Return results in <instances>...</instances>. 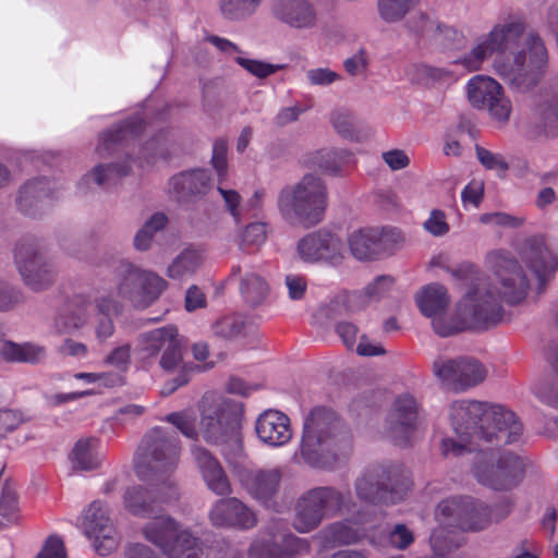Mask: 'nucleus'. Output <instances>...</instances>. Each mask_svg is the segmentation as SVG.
Segmentation results:
<instances>
[{
    "label": "nucleus",
    "instance_id": "obj_1",
    "mask_svg": "<svg viewBox=\"0 0 558 558\" xmlns=\"http://www.w3.org/2000/svg\"><path fill=\"white\" fill-rule=\"evenodd\" d=\"M449 418L459 440L444 438V457H459L480 449L473 474L482 485L495 490L515 487L525 473L523 458L509 450H495L517 442L523 426L517 415L506 407L476 400H459L449 407Z\"/></svg>",
    "mask_w": 558,
    "mask_h": 558
},
{
    "label": "nucleus",
    "instance_id": "obj_2",
    "mask_svg": "<svg viewBox=\"0 0 558 558\" xmlns=\"http://www.w3.org/2000/svg\"><path fill=\"white\" fill-rule=\"evenodd\" d=\"M526 20L520 11L504 12L490 31L478 37L472 49L454 60L469 72L478 71L495 54L493 69L513 90L526 93L544 77L548 68V50L536 32H526Z\"/></svg>",
    "mask_w": 558,
    "mask_h": 558
},
{
    "label": "nucleus",
    "instance_id": "obj_3",
    "mask_svg": "<svg viewBox=\"0 0 558 558\" xmlns=\"http://www.w3.org/2000/svg\"><path fill=\"white\" fill-rule=\"evenodd\" d=\"M180 446L177 438L161 427H154L143 437L135 458L134 471L144 482L158 486L149 490L132 485L123 494L124 508L132 514L147 518L159 511L162 505L178 500L179 489L171 475L179 462Z\"/></svg>",
    "mask_w": 558,
    "mask_h": 558
},
{
    "label": "nucleus",
    "instance_id": "obj_4",
    "mask_svg": "<svg viewBox=\"0 0 558 558\" xmlns=\"http://www.w3.org/2000/svg\"><path fill=\"white\" fill-rule=\"evenodd\" d=\"M411 487L405 470L399 464L378 465L367 469L355 481L357 498L372 505V509L357 511L353 517L326 525L319 536L327 546L355 544L364 538L379 547L384 538H377L374 532L375 505H395L403 500Z\"/></svg>",
    "mask_w": 558,
    "mask_h": 558
},
{
    "label": "nucleus",
    "instance_id": "obj_5",
    "mask_svg": "<svg viewBox=\"0 0 558 558\" xmlns=\"http://www.w3.org/2000/svg\"><path fill=\"white\" fill-rule=\"evenodd\" d=\"M509 512V505L495 513L484 501L469 496H454L439 502L435 511L438 523L430 534L433 553L445 557L464 543L461 532H476L487 527L493 520H501Z\"/></svg>",
    "mask_w": 558,
    "mask_h": 558
},
{
    "label": "nucleus",
    "instance_id": "obj_6",
    "mask_svg": "<svg viewBox=\"0 0 558 558\" xmlns=\"http://www.w3.org/2000/svg\"><path fill=\"white\" fill-rule=\"evenodd\" d=\"M352 450V436L330 408L315 407L306 415L300 445L304 461L315 468H331Z\"/></svg>",
    "mask_w": 558,
    "mask_h": 558
},
{
    "label": "nucleus",
    "instance_id": "obj_7",
    "mask_svg": "<svg viewBox=\"0 0 558 558\" xmlns=\"http://www.w3.org/2000/svg\"><path fill=\"white\" fill-rule=\"evenodd\" d=\"M498 296L485 283H477L457 304L453 317L446 311L429 317L435 332L449 337L468 329H488L502 319Z\"/></svg>",
    "mask_w": 558,
    "mask_h": 558
},
{
    "label": "nucleus",
    "instance_id": "obj_8",
    "mask_svg": "<svg viewBox=\"0 0 558 558\" xmlns=\"http://www.w3.org/2000/svg\"><path fill=\"white\" fill-rule=\"evenodd\" d=\"M199 411V432L207 442H231L240 447L242 408L239 402L216 392H206L201 400Z\"/></svg>",
    "mask_w": 558,
    "mask_h": 558
},
{
    "label": "nucleus",
    "instance_id": "obj_9",
    "mask_svg": "<svg viewBox=\"0 0 558 558\" xmlns=\"http://www.w3.org/2000/svg\"><path fill=\"white\" fill-rule=\"evenodd\" d=\"M326 206V186L314 174H306L296 184L283 187L278 196V207L282 216L306 226L318 223Z\"/></svg>",
    "mask_w": 558,
    "mask_h": 558
},
{
    "label": "nucleus",
    "instance_id": "obj_10",
    "mask_svg": "<svg viewBox=\"0 0 558 558\" xmlns=\"http://www.w3.org/2000/svg\"><path fill=\"white\" fill-rule=\"evenodd\" d=\"M347 504L348 496L333 486L308 489L295 502L293 526L300 533H308L325 519L338 515Z\"/></svg>",
    "mask_w": 558,
    "mask_h": 558
},
{
    "label": "nucleus",
    "instance_id": "obj_11",
    "mask_svg": "<svg viewBox=\"0 0 558 558\" xmlns=\"http://www.w3.org/2000/svg\"><path fill=\"white\" fill-rule=\"evenodd\" d=\"M143 535L168 558H199L202 555L199 539L170 515H158L147 522Z\"/></svg>",
    "mask_w": 558,
    "mask_h": 558
},
{
    "label": "nucleus",
    "instance_id": "obj_12",
    "mask_svg": "<svg viewBox=\"0 0 558 558\" xmlns=\"http://www.w3.org/2000/svg\"><path fill=\"white\" fill-rule=\"evenodd\" d=\"M167 284L163 278L150 270L142 269L129 262L120 263L117 294L135 306H149L160 296Z\"/></svg>",
    "mask_w": 558,
    "mask_h": 558
},
{
    "label": "nucleus",
    "instance_id": "obj_13",
    "mask_svg": "<svg viewBox=\"0 0 558 558\" xmlns=\"http://www.w3.org/2000/svg\"><path fill=\"white\" fill-rule=\"evenodd\" d=\"M13 259L24 284L33 291H44L54 282L56 268L43 255L38 241L20 240L14 246Z\"/></svg>",
    "mask_w": 558,
    "mask_h": 558
},
{
    "label": "nucleus",
    "instance_id": "obj_14",
    "mask_svg": "<svg viewBox=\"0 0 558 558\" xmlns=\"http://www.w3.org/2000/svg\"><path fill=\"white\" fill-rule=\"evenodd\" d=\"M499 284L498 296L509 304L522 302L527 293L529 280L518 260L507 251L496 250L486 256Z\"/></svg>",
    "mask_w": 558,
    "mask_h": 558
},
{
    "label": "nucleus",
    "instance_id": "obj_15",
    "mask_svg": "<svg viewBox=\"0 0 558 558\" xmlns=\"http://www.w3.org/2000/svg\"><path fill=\"white\" fill-rule=\"evenodd\" d=\"M433 373L444 386L454 391H465L481 384L487 376L485 366L473 357H438Z\"/></svg>",
    "mask_w": 558,
    "mask_h": 558
},
{
    "label": "nucleus",
    "instance_id": "obj_16",
    "mask_svg": "<svg viewBox=\"0 0 558 558\" xmlns=\"http://www.w3.org/2000/svg\"><path fill=\"white\" fill-rule=\"evenodd\" d=\"M470 104L480 110H487L499 122H507L512 111V104L505 95L502 86L493 77L475 75L466 84Z\"/></svg>",
    "mask_w": 558,
    "mask_h": 558
},
{
    "label": "nucleus",
    "instance_id": "obj_17",
    "mask_svg": "<svg viewBox=\"0 0 558 558\" xmlns=\"http://www.w3.org/2000/svg\"><path fill=\"white\" fill-rule=\"evenodd\" d=\"M83 530L93 539L95 550L101 556L111 554L119 546L118 532L109 517V508L100 500L92 502L86 510Z\"/></svg>",
    "mask_w": 558,
    "mask_h": 558
},
{
    "label": "nucleus",
    "instance_id": "obj_18",
    "mask_svg": "<svg viewBox=\"0 0 558 558\" xmlns=\"http://www.w3.org/2000/svg\"><path fill=\"white\" fill-rule=\"evenodd\" d=\"M299 257L305 263L339 265L344 258L341 239L326 230L311 232L300 239L296 246Z\"/></svg>",
    "mask_w": 558,
    "mask_h": 558
},
{
    "label": "nucleus",
    "instance_id": "obj_19",
    "mask_svg": "<svg viewBox=\"0 0 558 558\" xmlns=\"http://www.w3.org/2000/svg\"><path fill=\"white\" fill-rule=\"evenodd\" d=\"M518 254L541 284L558 269V245L542 235L526 238L520 245Z\"/></svg>",
    "mask_w": 558,
    "mask_h": 558
},
{
    "label": "nucleus",
    "instance_id": "obj_20",
    "mask_svg": "<svg viewBox=\"0 0 558 558\" xmlns=\"http://www.w3.org/2000/svg\"><path fill=\"white\" fill-rule=\"evenodd\" d=\"M233 472L245 492L263 505L275 498L282 478L279 468L251 469L245 463H235Z\"/></svg>",
    "mask_w": 558,
    "mask_h": 558
},
{
    "label": "nucleus",
    "instance_id": "obj_21",
    "mask_svg": "<svg viewBox=\"0 0 558 558\" xmlns=\"http://www.w3.org/2000/svg\"><path fill=\"white\" fill-rule=\"evenodd\" d=\"M213 526L247 531L256 526L257 514L253 508L236 497L223 496L208 511Z\"/></svg>",
    "mask_w": 558,
    "mask_h": 558
},
{
    "label": "nucleus",
    "instance_id": "obj_22",
    "mask_svg": "<svg viewBox=\"0 0 558 558\" xmlns=\"http://www.w3.org/2000/svg\"><path fill=\"white\" fill-rule=\"evenodd\" d=\"M418 418V403L411 393L399 395L386 418V435L398 445H407Z\"/></svg>",
    "mask_w": 558,
    "mask_h": 558
},
{
    "label": "nucleus",
    "instance_id": "obj_23",
    "mask_svg": "<svg viewBox=\"0 0 558 558\" xmlns=\"http://www.w3.org/2000/svg\"><path fill=\"white\" fill-rule=\"evenodd\" d=\"M146 112H137L128 120L117 124L112 129L104 132L98 140L96 154L99 158L114 156L124 150L129 145L135 142L138 135L146 129Z\"/></svg>",
    "mask_w": 558,
    "mask_h": 558
},
{
    "label": "nucleus",
    "instance_id": "obj_24",
    "mask_svg": "<svg viewBox=\"0 0 558 558\" xmlns=\"http://www.w3.org/2000/svg\"><path fill=\"white\" fill-rule=\"evenodd\" d=\"M271 14L281 24L298 31L318 25V11L311 0H272Z\"/></svg>",
    "mask_w": 558,
    "mask_h": 558
},
{
    "label": "nucleus",
    "instance_id": "obj_25",
    "mask_svg": "<svg viewBox=\"0 0 558 558\" xmlns=\"http://www.w3.org/2000/svg\"><path fill=\"white\" fill-rule=\"evenodd\" d=\"M255 432L258 439L271 448L287 445L293 435L290 417L274 409L265 410L258 415Z\"/></svg>",
    "mask_w": 558,
    "mask_h": 558
},
{
    "label": "nucleus",
    "instance_id": "obj_26",
    "mask_svg": "<svg viewBox=\"0 0 558 558\" xmlns=\"http://www.w3.org/2000/svg\"><path fill=\"white\" fill-rule=\"evenodd\" d=\"M191 453L207 488L218 496L230 495L231 483L219 460L208 449L198 445L192 447Z\"/></svg>",
    "mask_w": 558,
    "mask_h": 558
},
{
    "label": "nucleus",
    "instance_id": "obj_27",
    "mask_svg": "<svg viewBox=\"0 0 558 558\" xmlns=\"http://www.w3.org/2000/svg\"><path fill=\"white\" fill-rule=\"evenodd\" d=\"M57 190L56 183L46 178L29 180L20 189L16 205L23 214L36 217L57 198Z\"/></svg>",
    "mask_w": 558,
    "mask_h": 558
},
{
    "label": "nucleus",
    "instance_id": "obj_28",
    "mask_svg": "<svg viewBox=\"0 0 558 558\" xmlns=\"http://www.w3.org/2000/svg\"><path fill=\"white\" fill-rule=\"evenodd\" d=\"M227 151V142L222 138L217 140L213 146L211 163L218 177L219 185L217 190L225 201L226 208L234 221L240 222L245 209V206L242 205L241 195L234 190L222 186L228 174Z\"/></svg>",
    "mask_w": 558,
    "mask_h": 558
},
{
    "label": "nucleus",
    "instance_id": "obj_29",
    "mask_svg": "<svg viewBox=\"0 0 558 558\" xmlns=\"http://www.w3.org/2000/svg\"><path fill=\"white\" fill-rule=\"evenodd\" d=\"M211 185L207 170L194 169L173 175L169 181V192L179 202H186L192 196L206 194Z\"/></svg>",
    "mask_w": 558,
    "mask_h": 558
},
{
    "label": "nucleus",
    "instance_id": "obj_30",
    "mask_svg": "<svg viewBox=\"0 0 558 558\" xmlns=\"http://www.w3.org/2000/svg\"><path fill=\"white\" fill-rule=\"evenodd\" d=\"M535 118L538 135L547 138L558 136V89L546 88L542 92L535 107Z\"/></svg>",
    "mask_w": 558,
    "mask_h": 558
},
{
    "label": "nucleus",
    "instance_id": "obj_31",
    "mask_svg": "<svg viewBox=\"0 0 558 558\" xmlns=\"http://www.w3.org/2000/svg\"><path fill=\"white\" fill-rule=\"evenodd\" d=\"M385 231L378 228H362L348 236L351 254L359 260L376 258L384 250Z\"/></svg>",
    "mask_w": 558,
    "mask_h": 558
},
{
    "label": "nucleus",
    "instance_id": "obj_32",
    "mask_svg": "<svg viewBox=\"0 0 558 558\" xmlns=\"http://www.w3.org/2000/svg\"><path fill=\"white\" fill-rule=\"evenodd\" d=\"M178 329L170 325L154 329L140 336L136 354L143 361L155 359L161 351L173 343Z\"/></svg>",
    "mask_w": 558,
    "mask_h": 558
},
{
    "label": "nucleus",
    "instance_id": "obj_33",
    "mask_svg": "<svg viewBox=\"0 0 558 558\" xmlns=\"http://www.w3.org/2000/svg\"><path fill=\"white\" fill-rule=\"evenodd\" d=\"M392 284L393 279L391 277L379 276L364 289V293L350 292L339 296V299L347 305L348 311H360L366 306L367 302L379 300L387 294Z\"/></svg>",
    "mask_w": 558,
    "mask_h": 558
},
{
    "label": "nucleus",
    "instance_id": "obj_34",
    "mask_svg": "<svg viewBox=\"0 0 558 558\" xmlns=\"http://www.w3.org/2000/svg\"><path fill=\"white\" fill-rule=\"evenodd\" d=\"M404 28L417 41H430L448 32L449 28L433 19L428 13L417 11L404 20Z\"/></svg>",
    "mask_w": 558,
    "mask_h": 558
},
{
    "label": "nucleus",
    "instance_id": "obj_35",
    "mask_svg": "<svg viewBox=\"0 0 558 558\" xmlns=\"http://www.w3.org/2000/svg\"><path fill=\"white\" fill-rule=\"evenodd\" d=\"M104 452L96 438L80 439L74 445L70 460L75 470L92 471L100 466Z\"/></svg>",
    "mask_w": 558,
    "mask_h": 558
},
{
    "label": "nucleus",
    "instance_id": "obj_36",
    "mask_svg": "<svg viewBox=\"0 0 558 558\" xmlns=\"http://www.w3.org/2000/svg\"><path fill=\"white\" fill-rule=\"evenodd\" d=\"M92 304L83 296L70 301L63 313L56 320L59 332L71 333L86 325Z\"/></svg>",
    "mask_w": 558,
    "mask_h": 558
},
{
    "label": "nucleus",
    "instance_id": "obj_37",
    "mask_svg": "<svg viewBox=\"0 0 558 558\" xmlns=\"http://www.w3.org/2000/svg\"><path fill=\"white\" fill-rule=\"evenodd\" d=\"M173 140L168 130H160L155 136L148 140L140 149L137 163L140 168L154 165L159 159H168L173 148Z\"/></svg>",
    "mask_w": 558,
    "mask_h": 558
},
{
    "label": "nucleus",
    "instance_id": "obj_38",
    "mask_svg": "<svg viewBox=\"0 0 558 558\" xmlns=\"http://www.w3.org/2000/svg\"><path fill=\"white\" fill-rule=\"evenodd\" d=\"M415 301L421 313L426 317H432L446 311L449 296L444 286L432 283L417 292Z\"/></svg>",
    "mask_w": 558,
    "mask_h": 558
},
{
    "label": "nucleus",
    "instance_id": "obj_39",
    "mask_svg": "<svg viewBox=\"0 0 558 558\" xmlns=\"http://www.w3.org/2000/svg\"><path fill=\"white\" fill-rule=\"evenodd\" d=\"M0 354L10 362L36 363L45 356V349L31 342L7 341L0 333Z\"/></svg>",
    "mask_w": 558,
    "mask_h": 558
},
{
    "label": "nucleus",
    "instance_id": "obj_40",
    "mask_svg": "<svg viewBox=\"0 0 558 558\" xmlns=\"http://www.w3.org/2000/svg\"><path fill=\"white\" fill-rule=\"evenodd\" d=\"M98 318L95 327L96 338L105 341L114 332L112 316L120 312V304L109 295H100L96 299Z\"/></svg>",
    "mask_w": 558,
    "mask_h": 558
},
{
    "label": "nucleus",
    "instance_id": "obj_41",
    "mask_svg": "<svg viewBox=\"0 0 558 558\" xmlns=\"http://www.w3.org/2000/svg\"><path fill=\"white\" fill-rule=\"evenodd\" d=\"M131 169L132 167L130 163H99L81 179L78 185L80 187L85 186L86 189H92L93 185L104 186L117 178L129 174Z\"/></svg>",
    "mask_w": 558,
    "mask_h": 558
},
{
    "label": "nucleus",
    "instance_id": "obj_42",
    "mask_svg": "<svg viewBox=\"0 0 558 558\" xmlns=\"http://www.w3.org/2000/svg\"><path fill=\"white\" fill-rule=\"evenodd\" d=\"M353 162V155L345 149H322L318 150L313 159L312 165L324 172L336 174L343 166Z\"/></svg>",
    "mask_w": 558,
    "mask_h": 558
},
{
    "label": "nucleus",
    "instance_id": "obj_43",
    "mask_svg": "<svg viewBox=\"0 0 558 558\" xmlns=\"http://www.w3.org/2000/svg\"><path fill=\"white\" fill-rule=\"evenodd\" d=\"M202 263L199 252L195 250L182 251L168 266L167 276L173 280H183L192 276Z\"/></svg>",
    "mask_w": 558,
    "mask_h": 558
},
{
    "label": "nucleus",
    "instance_id": "obj_44",
    "mask_svg": "<svg viewBox=\"0 0 558 558\" xmlns=\"http://www.w3.org/2000/svg\"><path fill=\"white\" fill-rule=\"evenodd\" d=\"M421 0H377L379 17L389 24L403 21Z\"/></svg>",
    "mask_w": 558,
    "mask_h": 558
},
{
    "label": "nucleus",
    "instance_id": "obj_45",
    "mask_svg": "<svg viewBox=\"0 0 558 558\" xmlns=\"http://www.w3.org/2000/svg\"><path fill=\"white\" fill-rule=\"evenodd\" d=\"M264 0H219L222 16L232 22L244 21L256 13Z\"/></svg>",
    "mask_w": 558,
    "mask_h": 558
},
{
    "label": "nucleus",
    "instance_id": "obj_46",
    "mask_svg": "<svg viewBox=\"0 0 558 558\" xmlns=\"http://www.w3.org/2000/svg\"><path fill=\"white\" fill-rule=\"evenodd\" d=\"M373 533H375L377 538H384V543L380 547L389 543L392 547L403 550L414 542L413 532L402 523L396 524L388 534L385 533L380 525L375 523Z\"/></svg>",
    "mask_w": 558,
    "mask_h": 558
},
{
    "label": "nucleus",
    "instance_id": "obj_47",
    "mask_svg": "<svg viewBox=\"0 0 558 558\" xmlns=\"http://www.w3.org/2000/svg\"><path fill=\"white\" fill-rule=\"evenodd\" d=\"M168 222V218L162 213L154 214L145 225L136 232L134 236V246L137 251L149 248L151 240L156 232L162 230Z\"/></svg>",
    "mask_w": 558,
    "mask_h": 558
},
{
    "label": "nucleus",
    "instance_id": "obj_48",
    "mask_svg": "<svg viewBox=\"0 0 558 558\" xmlns=\"http://www.w3.org/2000/svg\"><path fill=\"white\" fill-rule=\"evenodd\" d=\"M240 291L247 303L257 305L266 298L268 287L259 276L250 274L242 278Z\"/></svg>",
    "mask_w": 558,
    "mask_h": 558
},
{
    "label": "nucleus",
    "instance_id": "obj_49",
    "mask_svg": "<svg viewBox=\"0 0 558 558\" xmlns=\"http://www.w3.org/2000/svg\"><path fill=\"white\" fill-rule=\"evenodd\" d=\"M165 421L172 424L187 438L196 439L198 436L196 415L192 409L172 412L165 417Z\"/></svg>",
    "mask_w": 558,
    "mask_h": 558
},
{
    "label": "nucleus",
    "instance_id": "obj_50",
    "mask_svg": "<svg viewBox=\"0 0 558 558\" xmlns=\"http://www.w3.org/2000/svg\"><path fill=\"white\" fill-rule=\"evenodd\" d=\"M244 328V322L239 315H226L217 319L211 331L214 336L225 340H231L241 335Z\"/></svg>",
    "mask_w": 558,
    "mask_h": 558
},
{
    "label": "nucleus",
    "instance_id": "obj_51",
    "mask_svg": "<svg viewBox=\"0 0 558 558\" xmlns=\"http://www.w3.org/2000/svg\"><path fill=\"white\" fill-rule=\"evenodd\" d=\"M235 61L244 70L258 78H265L286 69L284 64H272L260 60L243 58L241 56L235 57Z\"/></svg>",
    "mask_w": 558,
    "mask_h": 558
},
{
    "label": "nucleus",
    "instance_id": "obj_52",
    "mask_svg": "<svg viewBox=\"0 0 558 558\" xmlns=\"http://www.w3.org/2000/svg\"><path fill=\"white\" fill-rule=\"evenodd\" d=\"M266 240V226L262 222H253L245 227L239 242L240 250L248 251L260 246Z\"/></svg>",
    "mask_w": 558,
    "mask_h": 558
},
{
    "label": "nucleus",
    "instance_id": "obj_53",
    "mask_svg": "<svg viewBox=\"0 0 558 558\" xmlns=\"http://www.w3.org/2000/svg\"><path fill=\"white\" fill-rule=\"evenodd\" d=\"M549 361L558 373V349L550 355ZM535 395L543 403L558 409V381L539 385L535 388Z\"/></svg>",
    "mask_w": 558,
    "mask_h": 558
},
{
    "label": "nucleus",
    "instance_id": "obj_54",
    "mask_svg": "<svg viewBox=\"0 0 558 558\" xmlns=\"http://www.w3.org/2000/svg\"><path fill=\"white\" fill-rule=\"evenodd\" d=\"M279 550L281 558H289L300 554L310 551V543L307 539L293 535L291 533L284 534L279 538Z\"/></svg>",
    "mask_w": 558,
    "mask_h": 558
},
{
    "label": "nucleus",
    "instance_id": "obj_55",
    "mask_svg": "<svg viewBox=\"0 0 558 558\" xmlns=\"http://www.w3.org/2000/svg\"><path fill=\"white\" fill-rule=\"evenodd\" d=\"M248 558H281L277 537L256 538L250 547Z\"/></svg>",
    "mask_w": 558,
    "mask_h": 558
},
{
    "label": "nucleus",
    "instance_id": "obj_56",
    "mask_svg": "<svg viewBox=\"0 0 558 558\" xmlns=\"http://www.w3.org/2000/svg\"><path fill=\"white\" fill-rule=\"evenodd\" d=\"M159 364L167 372L182 369L184 365H182V351L178 337L162 352Z\"/></svg>",
    "mask_w": 558,
    "mask_h": 558
},
{
    "label": "nucleus",
    "instance_id": "obj_57",
    "mask_svg": "<svg viewBox=\"0 0 558 558\" xmlns=\"http://www.w3.org/2000/svg\"><path fill=\"white\" fill-rule=\"evenodd\" d=\"M476 157L478 161L488 170H496L506 172L509 169V165L505 160L504 156L497 153H493L482 146L475 147Z\"/></svg>",
    "mask_w": 558,
    "mask_h": 558
},
{
    "label": "nucleus",
    "instance_id": "obj_58",
    "mask_svg": "<svg viewBox=\"0 0 558 558\" xmlns=\"http://www.w3.org/2000/svg\"><path fill=\"white\" fill-rule=\"evenodd\" d=\"M24 300L20 288L5 281H0V311H9Z\"/></svg>",
    "mask_w": 558,
    "mask_h": 558
},
{
    "label": "nucleus",
    "instance_id": "obj_59",
    "mask_svg": "<svg viewBox=\"0 0 558 558\" xmlns=\"http://www.w3.org/2000/svg\"><path fill=\"white\" fill-rule=\"evenodd\" d=\"M424 229L433 236L446 235L450 228L446 220V214L439 209H433L429 217L423 223Z\"/></svg>",
    "mask_w": 558,
    "mask_h": 558
},
{
    "label": "nucleus",
    "instance_id": "obj_60",
    "mask_svg": "<svg viewBox=\"0 0 558 558\" xmlns=\"http://www.w3.org/2000/svg\"><path fill=\"white\" fill-rule=\"evenodd\" d=\"M0 517L9 524L17 523L20 520L16 497L9 493H3L0 498Z\"/></svg>",
    "mask_w": 558,
    "mask_h": 558
},
{
    "label": "nucleus",
    "instance_id": "obj_61",
    "mask_svg": "<svg viewBox=\"0 0 558 558\" xmlns=\"http://www.w3.org/2000/svg\"><path fill=\"white\" fill-rule=\"evenodd\" d=\"M480 221L484 225H496L501 227L518 228L523 223V219L511 216L506 213H487L480 217Z\"/></svg>",
    "mask_w": 558,
    "mask_h": 558
},
{
    "label": "nucleus",
    "instance_id": "obj_62",
    "mask_svg": "<svg viewBox=\"0 0 558 558\" xmlns=\"http://www.w3.org/2000/svg\"><path fill=\"white\" fill-rule=\"evenodd\" d=\"M23 422L19 411L0 409V439L16 429Z\"/></svg>",
    "mask_w": 558,
    "mask_h": 558
},
{
    "label": "nucleus",
    "instance_id": "obj_63",
    "mask_svg": "<svg viewBox=\"0 0 558 558\" xmlns=\"http://www.w3.org/2000/svg\"><path fill=\"white\" fill-rule=\"evenodd\" d=\"M539 546L530 538L519 541L512 549V558H538Z\"/></svg>",
    "mask_w": 558,
    "mask_h": 558
},
{
    "label": "nucleus",
    "instance_id": "obj_64",
    "mask_svg": "<svg viewBox=\"0 0 558 558\" xmlns=\"http://www.w3.org/2000/svg\"><path fill=\"white\" fill-rule=\"evenodd\" d=\"M36 558H66L62 539L50 536Z\"/></svg>",
    "mask_w": 558,
    "mask_h": 558
}]
</instances>
